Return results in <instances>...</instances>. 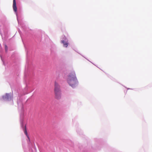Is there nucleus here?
Listing matches in <instances>:
<instances>
[{
	"instance_id": "obj_2",
	"label": "nucleus",
	"mask_w": 152,
	"mask_h": 152,
	"mask_svg": "<svg viewBox=\"0 0 152 152\" xmlns=\"http://www.w3.org/2000/svg\"><path fill=\"white\" fill-rule=\"evenodd\" d=\"M54 86V92L55 98L57 99H60L61 96V91L60 86L57 82H55Z\"/></svg>"
},
{
	"instance_id": "obj_8",
	"label": "nucleus",
	"mask_w": 152,
	"mask_h": 152,
	"mask_svg": "<svg viewBox=\"0 0 152 152\" xmlns=\"http://www.w3.org/2000/svg\"><path fill=\"white\" fill-rule=\"evenodd\" d=\"M64 39H66V38L65 37V38H64Z\"/></svg>"
},
{
	"instance_id": "obj_4",
	"label": "nucleus",
	"mask_w": 152,
	"mask_h": 152,
	"mask_svg": "<svg viewBox=\"0 0 152 152\" xmlns=\"http://www.w3.org/2000/svg\"><path fill=\"white\" fill-rule=\"evenodd\" d=\"M11 97L10 95L8 94H7L3 96V98L4 100H9V99Z\"/></svg>"
},
{
	"instance_id": "obj_7",
	"label": "nucleus",
	"mask_w": 152,
	"mask_h": 152,
	"mask_svg": "<svg viewBox=\"0 0 152 152\" xmlns=\"http://www.w3.org/2000/svg\"><path fill=\"white\" fill-rule=\"evenodd\" d=\"M5 49L6 50V51H7V46L6 45H5Z\"/></svg>"
},
{
	"instance_id": "obj_1",
	"label": "nucleus",
	"mask_w": 152,
	"mask_h": 152,
	"mask_svg": "<svg viewBox=\"0 0 152 152\" xmlns=\"http://www.w3.org/2000/svg\"><path fill=\"white\" fill-rule=\"evenodd\" d=\"M67 82L72 88L75 87L78 84V81L74 72L70 73L67 79Z\"/></svg>"
},
{
	"instance_id": "obj_3",
	"label": "nucleus",
	"mask_w": 152,
	"mask_h": 152,
	"mask_svg": "<svg viewBox=\"0 0 152 152\" xmlns=\"http://www.w3.org/2000/svg\"><path fill=\"white\" fill-rule=\"evenodd\" d=\"M13 8L14 11L16 12L17 9L15 0H13Z\"/></svg>"
},
{
	"instance_id": "obj_5",
	"label": "nucleus",
	"mask_w": 152,
	"mask_h": 152,
	"mask_svg": "<svg viewBox=\"0 0 152 152\" xmlns=\"http://www.w3.org/2000/svg\"><path fill=\"white\" fill-rule=\"evenodd\" d=\"M24 132L25 134L27 136V137H28V139L29 140L30 138H29L28 135V133H27V130H26V126L25 127V129H24Z\"/></svg>"
},
{
	"instance_id": "obj_6",
	"label": "nucleus",
	"mask_w": 152,
	"mask_h": 152,
	"mask_svg": "<svg viewBox=\"0 0 152 152\" xmlns=\"http://www.w3.org/2000/svg\"><path fill=\"white\" fill-rule=\"evenodd\" d=\"M61 42L63 44L64 46L66 48L68 45V43L67 42H65L64 40H62Z\"/></svg>"
}]
</instances>
